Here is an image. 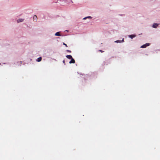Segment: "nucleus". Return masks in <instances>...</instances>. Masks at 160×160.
<instances>
[{
	"mask_svg": "<svg viewBox=\"0 0 160 160\" xmlns=\"http://www.w3.org/2000/svg\"><path fill=\"white\" fill-rule=\"evenodd\" d=\"M158 24L154 23L152 25V27L153 28H156L158 26Z\"/></svg>",
	"mask_w": 160,
	"mask_h": 160,
	"instance_id": "20e7f679",
	"label": "nucleus"
},
{
	"mask_svg": "<svg viewBox=\"0 0 160 160\" xmlns=\"http://www.w3.org/2000/svg\"><path fill=\"white\" fill-rule=\"evenodd\" d=\"M99 51L102 52H103V51H102V50H100Z\"/></svg>",
	"mask_w": 160,
	"mask_h": 160,
	"instance_id": "2eb2a0df",
	"label": "nucleus"
},
{
	"mask_svg": "<svg viewBox=\"0 0 160 160\" xmlns=\"http://www.w3.org/2000/svg\"><path fill=\"white\" fill-rule=\"evenodd\" d=\"M63 63H64V64H65V60H64L63 61Z\"/></svg>",
	"mask_w": 160,
	"mask_h": 160,
	"instance_id": "4468645a",
	"label": "nucleus"
},
{
	"mask_svg": "<svg viewBox=\"0 0 160 160\" xmlns=\"http://www.w3.org/2000/svg\"><path fill=\"white\" fill-rule=\"evenodd\" d=\"M69 63H75V61L73 58L71 59V60L69 62Z\"/></svg>",
	"mask_w": 160,
	"mask_h": 160,
	"instance_id": "f03ea898",
	"label": "nucleus"
},
{
	"mask_svg": "<svg viewBox=\"0 0 160 160\" xmlns=\"http://www.w3.org/2000/svg\"><path fill=\"white\" fill-rule=\"evenodd\" d=\"M55 35L56 36H60V35L59 32H57L55 34Z\"/></svg>",
	"mask_w": 160,
	"mask_h": 160,
	"instance_id": "9d476101",
	"label": "nucleus"
},
{
	"mask_svg": "<svg viewBox=\"0 0 160 160\" xmlns=\"http://www.w3.org/2000/svg\"><path fill=\"white\" fill-rule=\"evenodd\" d=\"M23 21V19L22 18H19L17 20V22L18 23L22 22Z\"/></svg>",
	"mask_w": 160,
	"mask_h": 160,
	"instance_id": "7ed1b4c3",
	"label": "nucleus"
},
{
	"mask_svg": "<svg viewBox=\"0 0 160 160\" xmlns=\"http://www.w3.org/2000/svg\"><path fill=\"white\" fill-rule=\"evenodd\" d=\"M149 45H150V44L149 43H146L145 44H144V45H142L140 47V48H145L147 46H149Z\"/></svg>",
	"mask_w": 160,
	"mask_h": 160,
	"instance_id": "f257e3e1",
	"label": "nucleus"
},
{
	"mask_svg": "<svg viewBox=\"0 0 160 160\" xmlns=\"http://www.w3.org/2000/svg\"><path fill=\"white\" fill-rule=\"evenodd\" d=\"M42 57H39L37 59V61L39 62L42 60Z\"/></svg>",
	"mask_w": 160,
	"mask_h": 160,
	"instance_id": "1a4fd4ad",
	"label": "nucleus"
},
{
	"mask_svg": "<svg viewBox=\"0 0 160 160\" xmlns=\"http://www.w3.org/2000/svg\"><path fill=\"white\" fill-rule=\"evenodd\" d=\"M124 42V39H123L122 40H117V41H116L115 42H117V43H121V42Z\"/></svg>",
	"mask_w": 160,
	"mask_h": 160,
	"instance_id": "39448f33",
	"label": "nucleus"
},
{
	"mask_svg": "<svg viewBox=\"0 0 160 160\" xmlns=\"http://www.w3.org/2000/svg\"><path fill=\"white\" fill-rule=\"evenodd\" d=\"M67 52H71V51L70 50H67Z\"/></svg>",
	"mask_w": 160,
	"mask_h": 160,
	"instance_id": "f8f14e48",
	"label": "nucleus"
},
{
	"mask_svg": "<svg viewBox=\"0 0 160 160\" xmlns=\"http://www.w3.org/2000/svg\"><path fill=\"white\" fill-rule=\"evenodd\" d=\"M64 45H65V46L66 47H67L68 46L64 42L63 43V44Z\"/></svg>",
	"mask_w": 160,
	"mask_h": 160,
	"instance_id": "ddd939ff",
	"label": "nucleus"
},
{
	"mask_svg": "<svg viewBox=\"0 0 160 160\" xmlns=\"http://www.w3.org/2000/svg\"><path fill=\"white\" fill-rule=\"evenodd\" d=\"M135 36H136V35H129V37L132 39L134 38Z\"/></svg>",
	"mask_w": 160,
	"mask_h": 160,
	"instance_id": "6e6552de",
	"label": "nucleus"
},
{
	"mask_svg": "<svg viewBox=\"0 0 160 160\" xmlns=\"http://www.w3.org/2000/svg\"><path fill=\"white\" fill-rule=\"evenodd\" d=\"M66 57L69 59H71L72 58L71 55H67L66 56Z\"/></svg>",
	"mask_w": 160,
	"mask_h": 160,
	"instance_id": "0eeeda50",
	"label": "nucleus"
},
{
	"mask_svg": "<svg viewBox=\"0 0 160 160\" xmlns=\"http://www.w3.org/2000/svg\"><path fill=\"white\" fill-rule=\"evenodd\" d=\"M91 18V17H90V16H88V17H87L85 18H84V19H86V18Z\"/></svg>",
	"mask_w": 160,
	"mask_h": 160,
	"instance_id": "9b49d317",
	"label": "nucleus"
},
{
	"mask_svg": "<svg viewBox=\"0 0 160 160\" xmlns=\"http://www.w3.org/2000/svg\"><path fill=\"white\" fill-rule=\"evenodd\" d=\"M33 20L34 21H37V17L36 16L34 15L33 18Z\"/></svg>",
	"mask_w": 160,
	"mask_h": 160,
	"instance_id": "423d86ee",
	"label": "nucleus"
}]
</instances>
